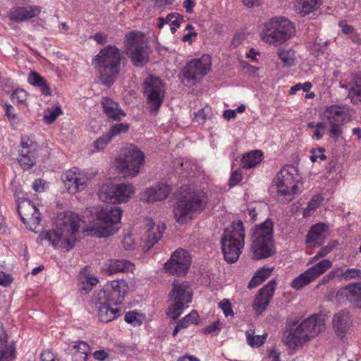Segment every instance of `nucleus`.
Here are the masks:
<instances>
[{"label":"nucleus","mask_w":361,"mask_h":361,"mask_svg":"<svg viewBox=\"0 0 361 361\" xmlns=\"http://www.w3.org/2000/svg\"><path fill=\"white\" fill-rule=\"evenodd\" d=\"M81 219L72 212H64L58 214L55 220V228L51 231H43L39 238L48 240L54 247L61 243V246L70 250L77 241Z\"/></svg>","instance_id":"nucleus-1"},{"label":"nucleus","mask_w":361,"mask_h":361,"mask_svg":"<svg viewBox=\"0 0 361 361\" xmlns=\"http://www.w3.org/2000/svg\"><path fill=\"white\" fill-rule=\"evenodd\" d=\"M125 60L121 51L115 45L101 49L92 61L102 85L111 87L119 76L122 62Z\"/></svg>","instance_id":"nucleus-2"},{"label":"nucleus","mask_w":361,"mask_h":361,"mask_svg":"<svg viewBox=\"0 0 361 361\" xmlns=\"http://www.w3.org/2000/svg\"><path fill=\"white\" fill-rule=\"evenodd\" d=\"M294 322L283 335V342L290 349L302 347L312 338L317 336L326 329V321L319 314H313L304 319L300 324Z\"/></svg>","instance_id":"nucleus-3"},{"label":"nucleus","mask_w":361,"mask_h":361,"mask_svg":"<svg viewBox=\"0 0 361 361\" xmlns=\"http://www.w3.org/2000/svg\"><path fill=\"white\" fill-rule=\"evenodd\" d=\"M251 252L255 259H262L272 256L275 251L273 243L274 222L267 219L255 225L251 230Z\"/></svg>","instance_id":"nucleus-4"},{"label":"nucleus","mask_w":361,"mask_h":361,"mask_svg":"<svg viewBox=\"0 0 361 361\" xmlns=\"http://www.w3.org/2000/svg\"><path fill=\"white\" fill-rule=\"evenodd\" d=\"M207 197L202 190H191L182 195L174 207V216L181 224L192 219L201 213L207 204Z\"/></svg>","instance_id":"nucleus-5"},{"label":"nucleus","mask_w":361,"mask_h":361,"mask_svg":"<svg viewBox=\"0 0 361 361\" xmlns=\"http://www.w3.org/2000/svg\"><path fill=\"white\" fill-rule=\"evenodd\" d=\"M121 216L122 210L118 207L106 205L102 207L97 214V219L89 228L90 234L99 238L114 234L119 229Z\"/></svg>","instance_id":"nucleus-6"},{"label":"nucleus","mask_w":361,"mask_h":361,"mask_svg":"<svg viewBox=\"0 0 361 361\" xmlns=\"http://www.w3.org/2000/svg\"><path fill=\"white\" fill-rule=\"evenodd\" d=\"M294 24L285 17H274L264 23L260 33L261 39L267 44L278 47L295 34Z\"/></svg>","instance_id":"nucleus-7"},{"label":"nucleus","mask_w":361,"mask_h":361,"mask_svg":"<svg viewBox=\"0 0 361 361\" xmlns=\"http://www.w3.org/2000/svg\"><path fill=\"white\" fill-rule=\"evenodd\" d=\"M302 183L300 181L298 169L292 165L282 168L271 183V189H276L279 196L286 197L287 202L293 199L295 195L302 191Z\"/></svg>","instance_id":"nucleus-8"},{"label":"nucleus","mask_w":361,"mask_h":361,"mask_svg":"<svg viewBox=\"0 0 361 361\" xmlns=\"http://www.w3.org/2000/svg\"><path fill=\"white\" fill-rule=\"evenodd\" d=\"M245 229L241 221L225 228L221 236V245L225 260L235 262L244 247Z\"/></svg>","instance_id":"nucleus-9"},{"label":"nucleus","mask_w":361,"mask_h":361,"mask_svg":"<svg viewBox=\"0 0 361 361\" xmlns=\"http://www.w3.org/2000/svg\"><path fill=\"white\" fill-rule=\"evenodd\" d=\"M124 46L126 55L135 66L142 68L147 63L149 54L145 36L142 32H128L124 38Z\"/></svg>","instance_id":"nucleus-10"},{"label":"nucleus","mask_w":361,"mask_h":361,"mask_svg":"<svg viewBox=\"0 0 361 361\" xmlns=\"http://www.w3.org/2000/svg\"><path fill=\"white\" fill-rule=\"evenodd\" d=\"M211 66L212 59L208 54L192 59L180 72L181 82L185 86L196 85L210 71Z\"/></svg>","instance_id":"nucleus-11"},{"label":"nucleus","mask_w":361,"mask_h":361,"mask_svg":"<svg viewBox=\"0 0 361 361\" xmlns=\"http://www.w3.org/2000/svg\"><path fill=\"white\" fill-rule=\"evenodd\" d=\"M169 297L171 304L169 307L166 314L173 320H176L192 300L191 288L185 282L175 281L173 283V288Z\"/></svg>","instance_id":"nucleus-12"},{"label":"nucleus","mask_w":361,"mask_h":361,"mask_svg":"<svg viewBox=\"0 0 361 361\" xmlns=\"http://www.w3.org/2000/svg\"><path fill=\"white\" fill-rule=\"evenodd\" d=\"M144 154L133 146L125 149L116 159L117 168L126 176L134 177L140 172Z\"/></svg>","instance_id":"nucleus-13"},{"label":"nucleus","mask_w":361,"mask_h":361,"mask_svg":"<svg viewBox=\"0 0 361 361\" xmlns=\"http://www.w3.org/2000/svg\"><path fill=\"white\" fill-rule=\"evenodd\" d=\"M143 85V93L146 97L147 107L156 114L164 99V82L159 78L151 75L145 78Z\"/></svg>","instance_id":"nucleus-14"},{"label":"nucleus","mask_w":361,"mask_h":361,"mask_svg":"<svg viewBox=\"0 0 361 361\" xmlns=\"http://www.w3.org/2000/svg\"><path fill=\"white\" fill-rule=\"evenodd\" d=\"M134 192V187L130 183L104 184L98 195L102 202L116 204L126 202Z\"/></svg>","instance_id":"nucleus-15"},{"label":"nucleus","mask_w":361,"mask_h":361,"mask_svg":"<svg viewBox=\"0 0 361 361\" xmlns=\"http://www.w3.org/2000/svg\"><path fill=\"white\" fill-rule=\"evenodd\" d=\"M17 210L23 222L30 231H34L40 224L41 214L36 206L28 199L18 197L16 200Z\"/></svg>","instance_id":"nucleus-16"},{"label":"nucleus","mask_w":361,"mask_h":361,"mask_svg":"<svg viewBox=\"0 0 361 361\" xmlns=\"http://www.w3.org/2000/svg\"><path fill=\"white\" fill-rule=\"evenodd\" d=\"M140 240L144 243L143 249L149 250L162 237L166 229L164 224H155L150 219H144L142 221Z\"/></svg>","instance_id":"nucleus-17"},{"label":"nucleus","mask_w":361,"mask_h":361,"mask_svg":"<svg viewBox=\"0 0 361 361\" xmlns=\"http://www.w3.org/2000/svg\"><path fill=\"white\" fill-rule=\"evenodd\" d=\"M127 293V284L124 280H114L104 285L96 297L113 305L122 303Z\"/></svg>","instance_id":"nucleus-18"},{"label":"nucleus","mask_w":361,"mask_h":361,"mask_svg":"<svg viewBox=\"0 0 361 361\" xmlns=\"http://www.w3.org/2000/svg\"><path fill=\"white\" fill-rule=\"evenodd\" d=\"M191 264L189 252L183 249H178L171 256L170 259L164 264L166 272L178 276L185 275Z\"/></svg>","instance_id":"nucleus-19"},{"label":"nucleus","mask_w":361,"mask_h":361,"mask_svg":"<svg viewBox=\"0 0 361 361\" xmlns=\"http://www.w3.org/2000/svg\"><path fill=\"white\" fill-rule=\"evenodd\" d=\"M331 266L332 262L329 259L320 261L293 279L291 286L295 290H300L324 274Z\"/></svg>","instance_id":"nucleus-20"},{"label":"nucleus","mask_w":361,"mask_h":361,"mask_svg":"<svg viewBox=\"0 0 361 361\" xmlns=\"http://www.w3.org/2000/svg\"><path fill=\"white\" fill-rule=\"evenodd\" d=\"M88 177L78 169L74 168L67 171L63 175L64 185L69 193H76L82 191L87 187Z\"/></svg>","instance_id":"nucleus-21"},{"label":"nucleus","mask_w":361,"mask_h":361,"mask_svg":"<svg viewBox=\"0 0 361 361\" xmlns=\"http://www.w3.org/2000/svg\"><path fill=\"white\" fill-rule=\"evenodd\" d=\"M275 289L276 281L274 279L271 280L267 285L259 289L252 304V307L258 315L261 314L269 305Z\"/></svg>","instance_id":"nucleus-22"},{"label":"nucleus","mask_w":361,"mask_h":361,"mask_svg":"<svg viewBox=\"0 0 361 361\" xmlns=\"http://www.w3.org/2000/svg\"><path fill=\"white\" fill-rule=\"evenodd\" d=\"M352 316L347 310H341L332 317L333 330L336 336L343 338L352 326Z\"/></svg>","instance_id":"nucleus-23"},{"label":"nucleus","mask_w":361,"mask_h":361,"mask_svg":"<svg viewBox=\"0 0 361 361\" xmlns=\"http://www.w3.org/2000/svg\"><path fill=\"white\" fill-rule=\"evenodd\" d=\"M114 305L110 304L104 300H99L95 297L94 299V307L97 311V316L99 321L102 322H109L116 319L118 315L119 309L117 307H113Z\"/></svg>","instance_id":"nucleus-24"},{"label":"nucleus","mask_w":361,"mask_h":361,"mask_svg":"<svg viewBox=\"0 0 361 361\" xmlns=\"http://www.w3.org/2000/svg\"><path fill=\"white\" fill-rule=\"evenodd\" d=\"M41 12V7L35 5L16 6L10 9L9 18L15 22H23L37 16Z\"/></svg>","instance_id":"nucleus-25"},{"label":"nucleus","mask_w":361,"mask_h":361,"mask_svg":"<svg viewBox=\"0 0 361 361\" xmlns=\"http://www.w3.org/2000/svg\"><path fill=\"white\" fill-rule=\"evenodd\" d=\"M171 192L170 186L165 183H159L147 188L141 195V200L152 203L166 199Z\"/></svg>","instance_id":"nucleus-26"},{"label":"nucleus","mask_w":361,"mask_h":361,"mask_svg":"<svg viewBox=\"0 0 361 361\" xmlns=\"http://www.w3.org/2000/svg\"><path fill=\"white\" fill-rule=\"evenodd\" d=\"M134 267V264L129 260L113 259L105 262L101 270L104 275L110 276L116 273L131 271Z\"/></svg>","instance_id":"nucleus-27"},{"label":"nucleus","mask_w":361,"mask_h":361,"mask_svg":"<svg viewBox=\"0 0 361 361\" xmlns=\"http://www.w3.org/2000/svg\"><path fill=\"white\" fill-rule=\"evenodd\" d=\"M327 230L328 226L324 223L312 226L306 235L305 243L313 247L322 246L326 237Z\"/></svg>","instance_id":"nucleus-28"},{"label":"nucleus","mask_w":361,"mask_h":361,"mask_svg":"<svg viewBox=\"0 0 361 361\" xmlns=\"http://www.w3.org/2000/svg\"><path fill=\"white\" fill-rule=\"evenodd\" d=\"M337 295L345 297L353 306L361 309V282L350 283L340 288Z\"/></svg>","instance_id":"nucleus-29"},{"label":"nucleus","mask_w":361,"mask_h":361,"mask_svg":"<svg viewBox=\"0 0 361 361\" xmlns=\"http://www.w3.org/2000/svg\"><path fill=\"white\" fill-rule=\"evenodd\" d=\"M22 149L19 152L18 163L24 170L31 169L35 164V145H28L27 142L21 141Z\"/></svg>","instance_id":"nucleus-30"},{"label":"nucleus","mask_w":361,"mask_h":361,"mask_svg":"<svg viewBox=\"0 0 361 361\" xmlns=\"http://www.w3.org/2000/svg\"><path fill=\"white\" fill-rule=\"evenodd\" d=\"M103 112L109 118L114 121H119L126 114L120 107L118 103L109 97H103L101 101Z\"/></svg>","instance_id":"nucleus-31"},{"label":"nucleus","mask_w":361,"mask_h":361,"mask_svg":"<svg viewBox=\"0 0 361 361\" xmlns=\"http://www.w3.org/2000/svg\"><path fill=\"white\" fill-rule=\"evenodd\" d=\"M345 116L344 108L337 105L326 107L323 113V120L327 121L329 123H342Z\"/></svg>","instance_id":"nucleus-32"},{"label":"nucleus","mask_w":361,"mask_h":361,"mask_svg":"<svg viewBox=\"0 0 361 361\" xmlns=\"http://www.w3.org/2000/svg\"><path fill=\"white\" fill-rule=\"evenodd\" d=\"M348 97L353 104L361 103V71L357 73L353 82L348 85Z\"/></svg>","instance_id":"nucleus-33"},{"label":"nucleus","mask_w":361,"mask_h":361,"mask_svg":"<svg viewBox=\"0 0 361 361\" xmlns=\"http://www.w3.org/2000/svg\"><path fill=\"white\" fill-rule=\"evenodd\" d=\"M263 159V154L260 150H253L245 153L241 159V165L243 169H251L259 164Z\"/></svg>","instance_id":"nucleus-34"},{"label":"nucleus","mask_w":361,"mask_h":361,"mask_svg":"<svg viewBox=\"0 0 361 361\" xmlns=\"http://www.w3.org/2000/svg\"><path fill=\"white\" fill-rule=\"evenodd\" d=\"M28 82L32 86L40 88L42 94L48 96L51 95L50 87L47 81L38 73L32 71L27 78Z\"/></svg>","instance_id":"nucleus-35"},{"label":"nucleus","mask_w":361,"mask_h":361,"mask_svg":"<svg viewBox=\"0 0 361 361\" xmlns=\"http://www.w3.org/2000/svg\"><path fill=\"white\" fill-rule=\"evenodd\" d=\"M16 358V343L11 341L9 344L0 346V361H13Z\"/></svg>","instance_id":"nucleus-36"},{"label":"nucleus","mask_w":361,"mask_h":361,"mask_svg":"<svg viewBox=\"0 0 361 361\" xmlns=\"http://www.w3.org/2000/svg\"><path fill=\"white\" fill-rule=\"evenodd\" d=\"M278 56L283 62V67H291L295 65V52L292 49L279 50Z\"/></svg>","instance_id":"nucleus-37"},{"label":"nucleus","mask_w":361,"mask_h":361,"mask_svg":"<svg viewBox=\"0 0 361 361\" xmlns=\"http://www.w3.org/2000/svg\"><path fill=\"white\" fill-rule=\"evenodd\" d=\"M267 337V334H264L261 336H259V335L254 336L253 334H251L249 331L246 332L247 342L251 347L258 348V347L262 345L265 343Z\"/></svg>","instance_id":"nucleus-38"},{"label":"nucleus","mask_w":361,"mask_h":361,"mask_svg":"<svg viewBox=\"0 0 361 361\" xmlns=\"http://www.w3.org/2000/svg\"><path fill=\"white\" fill-rule=\"evenodd\" d=\"M130 126L127 123H120L113 125L106 132L111 139L116 136L128 131Z\"/></svg>","instance_id":"nucleus-39"},{"label":"nucleus","mask_w":361,"mask_h":361,"mask_svg":"<svg viewBox=\"0 0 361 361\" xmlns=\"http://www.w3.org/2000/svg\"><path fill=\"white\" fill-rule=\"evenodd\" d=\"M322 0H302L301 13L307 15L317 9L322 4Z\"/></svg>","instance_id":"nucleus-40"},{"label":"nucleus","mask_w":361,"mask_h":361,"mask_svg":"<svg viewBox=\"0 0 361 361\" xmlns=\"http://www.w3.org/2000/svg\"><path fill=\"white\" fill-rule=\"evenodd\" d=\"M211 113V108L208 106L202 107L197 112L195 113L193 121L198 124H203L205 123L207 117Z\"/></svg>","instance_id":"nucleus-41"},{"label":"nucleus","mask_w":361,"mask_h":361,"mask_svg":"<svg viewBox=\"0 0 361 361\" xmlns=\"http://www.w3.org/2000/svg\"><path fill=\"white\" fill-rule=\"evenodd\" d=\"M338 278L343 280H350L353 279H361V270L357 269H348L338 274Z\"/></svg>","instance_id":"nucleus-42"},{"label":"nucleus","mask_w":361,"mask_h":361,"mask_svg":"<svg viewBox=\"0 0 361 361\" xmlns=\"http://www.w3.org/2000/svg\"><path fill=\"white\" fill-rule=\"evenodd\" d=\"M337 245V243L335 240L331 241L327 245L322 247L312 258V261H315L319 258H322L327 255L329 253L333 251V250Z\"/></svg>","instance_id":"nucleus-43"},{"label":"nucleus","mask_w":361,"mask_h":361,"mask_svg":"<svg viewBox=\"0 0 361 361\" xmlns=\"http://www.w3.org/2000/svg\"><path fill=\"white\" fill-rule=\"evenodd\" d=\"M62 114L60 106H56L52 109H47L44 116V120L47 123H51Z\"/></svg>","instance_id":"nucleus-44"},{"label":"nucleus","mask_w":361,"mask_h":361,"mask_svg":"<svg viewBox=\"0 0 361 361\" xmlns=\"http://www.w3.org/2000/svg\"><path fill=\"white\" fill-rule=\"evenodd\" d=\"M111 137L107 133H105L99 138H97L94 142V147L97 150H101L106 147V146L111 142Z\"/></svg>","instance_id":"nucleus-45"},{"label":"nucleus","mask_w":361,"mask_h":361,"mask_svg":"<svg viewBox=\"0 0 361 361\" xmlns=\"http://www.w3.org/2000/svg\"><path fill=\"white\" fill-rule=\"evenodd\" d=\"M73 349L75 350L76 353L82 354V355H87L90 353V347L85 341H77L73 345Z\"/></svg>","instance_id":"nucleus-46"},{"label":"nucleus","mask_w":361,"mask_h":361,"mask_svg":"<svg viewBox=\"0 0 361 361\" xmlns=\"http://www.w3.org/2000/svg\"><path fill=\"white\" fill-rule=\"evenodd\" d=\"M125 321L134 326H139L142 324L140 315L135 312H128L125 314Z\"/></svg>","instance_id":"nucleus-47"},{"label":"nucleus","mask_w":361,"mask_h":361,"mask_svg":"<svg viewBox=\"0 0 361 361\" xmlns=\"http://www.w3.org/2000/svg\"><path fill=\"white\" fill-rule=\"evenodd\" d=\"M219 307L221 308L224 314V315L227 317L228 316H233L234 313L231 307V304L228 300L224 299L218 304Z\"/></svg>","instance_id":"nucleus-48"},{"label":"nucleus","mask_w":361,"mask_h":361,"mask_svg":"<svg viewBox=\"0 0 361 361\" xmlns=\"http://www.w3.org/2000/svg\"><path fill=\"white\" fill-rule=\"evenodd\" d=\"M122 245L126 250H133L135 249L137 243L131 235H127L123 238Z\"/></svg>","instance_id":"nucleus-49"},{"label":"nucleus","mask_w":361,"mask_h":361,"mask_svg":"<svg viewBox=\"0 0 361 361\" xmlns=\"http://www.w3.org/2000/svg\"><path fill=\"white\" fill-rule=\"evenodd\" d=\"M26 92L23 89H17L11 94L12 100L16 101L18 103H23L26 100Z\"/></svg>","instance_id":"nucleus-50"},{"label":"nucleus","mask_w":361,"mask_h":361,"mask_svg":"<svg viewBox=\"0 0 361 361\" xmlns=\"http://www.w3.org/2000/svg\"><path fill=\"white\" fill-rule=\"evenodd\" d=\"M341 123H329L331 125V128L329 131V135L335 140H336L341 134Z\"/></svg>","instance_id":"nucleus-51"},{"label":"nucleus","mask_w":361,"mask_h":361,"mask_svg":"<svg viewBox=\"0 0 361 361\" xmlns=\"http://www.w3.org/2000/svg\"><path fill=\"white\" fill-rule=\"evenodd\" d=\"M324 149L322 147L318 148V149H312L310 150L311 156H310V160L312 162H315L317 159H320L321 160L324 161L326 159V157L324 154Z\"/></svg>","instance_id":"nucleus-52"},{"label":"nucleus","mask_w":361,"mask_h":361,"mask_svg":"<svg viewBox=\"0 0 361 361\" xmlns=\"http://www.w3.org/2000/svg\"><path fill=\"white\" fill-rule=\"evenodd\" d=\"M183 16L180 15L179 13H176V16L174 17L171 23L170 24L171 26V32L172 33H175L176 32V29L180 27V24L183 22Z\"/></svg>","instance_id":"nucleus-53"},{"label":"nucleus","mask_w":361,"mask_h":361,"mask_svg":"<svg viewBox=\"0 0 361 361\" xmlns=\"http://www.w3.org/2000/svg\"><path fill=\"white\" fill-rule=\"evenodd\" d=\"M242 180V174L238 171H235L231 173L229 178L228 185L230 187H233Z\"/></svg>","instance_id":"nucleus-54"},{"label":"nucleus","mask_w":361,"mask_h":361,"mask_svg":"<svg viewBox=\"0 0 361 361\" xmlns=\"http://www.w3.org/2000/svg\"><path fill=\"white\" fill-rule=\"evenodd\" d=\"M13 277L4 272H0V286L7 287L13 282Z\"/></svg>","instance_id":"nucleus-55"},{"label":"nucleus","mask_w":361,"mask_h":361,"mask_svg":"<svg viewBox=\"0 0 361 361\" xmlns=\"http://www.w3.org/2000/svg\"><path fill=\"white\" fill-rule=\"evenodd\" d=\"M259 274L260 272H256V274L252 276L247 286L249 289H252L263 282L259 276Z\"/></svg>","instance_id":"nucleus-56"},{"label":"nucleus","mask_w":361,"mask_h":361,"mask_svg":"<svg viewBox=\"0 0 361 361\" xmlns=\"http://www.w3.org/2000/svg\"><path fill=\"white\" fill-rule=\"evenodd\" d=\"M91 38L94 39L97 43L104 45L107 42V35L104 32H97Z\"/></svg>","instance_id":"nucleus-57"},{"label":"nucleus","mask_w":361,"mask_h":361,"mask_svg":"<svg viewBox=\"0 0 361 361\" xmlns=\"http://www.w3.org/2000/svg\"><path fill=\"white\" fill-rule=\"evenodd\" d=\"M281 352L276 348H271L268 350V358L269 361H281Z\"/></svg>","instance_id":"nucleus-58"},{"label":"nucleus","mask_w":361,"mask_h":361,"mask_svg":"<svg viewBox=\"0 0 361 361\" xmlns=\"http://www.w3.org/2000/svg\"><path fill=\"white\" fill-rule=\"evenodd\" d=\"M338 25L342 29V32L345 34H352L354 28L353 26L348 25L345 20H341L339 22Z\"/></svg>","instance_id":"nucleus-59"},{"label":"nucleus","mask_w":361,"mask_h":361,"mask_svg":"<svg viewBox=\"0 0 361 361\" xmlns=\"http://www.w3.org/2000/svg\"><path fill=\"white\" fill-rule=\"evenodd\" d=\"M32 188L35 191L41 192L44 190V183L42 179H37L32 184Z\"/></svg>","instance_id":"nucleus-60"},{"label":"nucleus","mask_w":361,"mask_h":361,"mask_svg":"<svg viewBox=\"0 0 361 361\" xmlns=\"http://www.w3.org/2000/svg\"><path fill=\"white\" fill-rule=\"evenodd\" d=\"M199 318V315L195 310H192L190 314H187L185 317V320H188L190 322V324H197V320Z\"/></svg>","instance_id":"nucleus-61"},{"label":"nucleus","mask_w":361,"mask_h":361,"mask_svg":"<svg viewBox=\"0 0 361 361\" xmlns=\"http://www.w3.org/2000/svg\"><path fill=\"white\" fill-rule=\"evenodd\" d=\"M41 361H55L54 355L50 350H44L40 355Z\"/></svg>","instance_id":"nucleus-62"},{"label":"nucleus","mask_w":361,"mask_h":361,"mask_svg":"<svg viewBox=\"0 0 361 361\" xmlns=\"http://www.w3.org/2000/svg\"><path fill=\"white\" fill-rule=\"evenodd\" d=\"M93 357L95 360L104 361L108 357V353L103 350H99L93 353Z\"/></svg>","instance_id":"nucleus-63"},{"label":"nucleus","mask_w":361,"mask_h":361,"mask_svg":"<svg viewBox=\"0 0 361 361\" xmlns=\"http://www.w3.org/2000/svg\"><path fill=\"white\" fill-rule=\"evenodd\" d=\"M272 270V268L264 267L259 269L257 272H260L259 276H260V279L262 280V281H264L267 278H268L270 276Z\"/></svg>","instance_id":"nucleus-64"}]
</instances>
